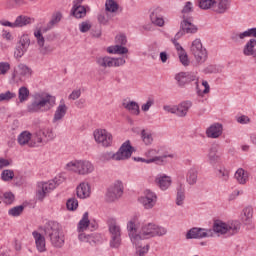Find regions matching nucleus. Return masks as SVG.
I'll return each instance as SVG.
<instances>
[{"mask_svg": "<svg viewBox=\"0 0 256 256\" xmlns=\"http://www.w3.org/2000/svg\"><path fill=\"white\" fill-rule=\"evenodd\" d=\"M57 98L51 94H35L33 101L28 104V113H47L55 107Z\"/></svg>", "mask_w": 256, "mask_h": 256, "instance_id": "1", "label": "nucleus"}, {"mask_svg": "<svg viewBox=\"0 0 256 256\" xmlns=\"http://www.w3.org/2000/svg\"><path fill=\"white\" fill-rule=\"evenodd\" d=\"M227 231L228 228L225 222L216 221L213 224V229L191 228L186 234V239H205V237H213L214 233L225 235Z\"/></svg>", "mask_w": 256, "mask_h": 256, "instance_id": "2", "label": "nucleus"}, {"mask_svg": "<svg viewBox=\"0 0 256 256\" xmlns=\"http://www.w3.org/2000/svg\"><path fill=\"white\" fill-rule=\"evenodd\" d=\"M45 237L49 239L52 247L61 249L65 245V234L59 223L50 221L44 226Z\"/></svg>", "mask_w": 256, "mask_h": 256, "instance_id": "3", "label": "nucleus"}, {"mask_svg": "<svg viewBox=\"0 0 256 256\" xmlns=\"http://www.w3.org/2000/svg\"><path fill=\"white\" fill-rule=\"evenodd\" d=\"M133 151L135 148L131 146V142L127 140L124 142L119 150L116 153L113 152H104L101 154V161H125V159H130L131 155H133Z\"/></svg>", "mask_w": 256, "mask_h": 256, "instance_id": "4", "label": "nucleus"}, {"mask_svg": "<svg viewBox=\"0 0 256 256\" xmlns=\"http://www.w3.org/2000/svg\"><path fill=\"white\" fill-rule=\"evenodd\" d=\"M66 171H73L78 175H89L95 171V166L89 160H75L68 162L65 166Z\"/></svg>", "mask_w": 256, "mask_h": 256, "instance_id": "5", "label": "nucleus"}, {"mask_svg": "<svg viewBox=\"0 0 256 256\" xmlns=\"http://www.w3.org/2000/svg\"><path fill=\"white\" fill-rule=\"evenodd\" d=\"M139 235L141 237V241H143V239H151L153 237H163V235H167V229L153 223H148L142 226Z\"/></svg>", "mask_w": 256, "mask_h": 256, "instance_id": "6", "label": "nucleus"}, {"mask_svg": "<svg viewBox=\"0 0 256 256\" xmlns=\"http://www.w3.org/2000/svg\"><path fill=\"white\" fill-rule=\"evenodd\" d=\"M107 223L110 233V247L119 249L121 247V226L113 218L108 219Z\"/></svg>", "mask_w": 256, "mask_h": 256, "instance_id": "7", "label": "nucleus"}, {"mask_svg": "<svg viewBox=\"0 0 256 256\" xmlns=\"http://www.w3.org/2000/svg\"><path fill=\"white\" fill-rule=\"evenodd\" d=\"M62 178H55L49 182H39L37 186V199L43 201L47 197L50 191H53L55 188L61 185Z\"/></svg>", "mask_w": 256, "mask_h": 256, "instance_id": "8", "label": "nucleus"}, {"mask_svg": "<svg viewBox=\"0 0 256 256\" xmlns=\"http://www.w3.org/2000/svg\"><path fill=\"white\" fill-rule=\"evenodd\" d=\"M192 55H194L197 63H205L207 61V49L203 47L201 39H195L190 47Z\"/></svg>", "mask_w": 256, "mask_h": 256, "instance_id": "9", "label": "nucleus"}, {"mask_svg": "<svg viewBox=\"0 0 256 256\" xmlns=\"http://www.w3.org/2000/svg\"><path fill=\"white\" fill-rule=\"evenodd\" d=\"M31 46V38L29 37V34H23L17 44H16V50L14 52V55L18 58L21 59L27 51H29V47Z\"/></svg>", "mask_w": 256, "mask_h": 256, "instance_id": "10", "label": "nucleus"}, {"mask_svg": "<svg viewBox=\"0 0 256 256\" xmlns=\"http://www.w3.org/2000/svg\"><path fill=\"white\" fill-rule=\"evenodd\" d=\"M123 195V182L116 181L112 186L108 188L106 193V201L108 203H113L117 201Z\"/></svg>", "mask_w": 256, "mask_h": 256, "instance_id": "11", "label": "nucleus"}, {"mask_svg": "<svg viewBox=\"0 0 256 256\" xmlns=\"http://www.w3.org/2000/svg\"><path fill=\"white\" fill-rule=\"evenodd\" d=\"M94 138L96 143H100L103 147H111V143H113V135L105 129L96 130Z\"/></svg>", "mask_w": 256, "mask_h": 256, "instance_id": "12", "label": "nucleus"}, {"mask_svg": "<svg viewBox=\"0 0 256 256\" xmlns=\"http://www.w3.org/2000/svg\"><path fill=\"white\" fill-rule=\"evenodd\" d=\"M139 202L144 209H153L157 205V194L151 190H146L144 196L139 198Z\"/></svg>", "mask_w": 256, "mask_h": 256, "instance_id": "13", "label": "nucleus"}, {"mask_svg": "<svg viewBox=\"0 0 256 256\" xmlns=\"http://www.w3.org/2000/svg\"><path fill=\"white\" fill-rule=\"evenodd\" d=\"M159 151H157L156 149H150L148 150L145 155L148 159H146V163H156V165H163V163H165V159H167V157H170L171 159H173V154L170 155H163V156H156L158 155Z\"/></svg>", "mask_w": 256, "mask_h": 256, "instance_id": "14", "label": "nucleus"}, {"mask_svg": "<svg viewBox=\"0 0 256 256\" xmlns=\"http://www.w3.org/2000/svg\"><path fill=\"white\" fill-rule=\"evenodd\" d=\"M175 81H177L178 87H185V85L197 81V75L193 72H179L175 75Z\"/></svg>", "mask_w": 256, "mask_h": 256, "instance_id": "15", "label": "nucleus"}, {"mask_svg": "<svg viewBox=\"0 0 256 256\" xmlns=\"http://www.w3.org/2000/svg\"><path fill=\"white\" fill-rule=\"evenodd\" d=\"M30 23H31V18L23 15L18 16L15 22H10L7 20L0 21V25H3V27H11L12 29H16L17 27H25Z\"/></svg>", "mask_w": 256, "mask_h": 256, "instance_id": "16", "label": "nucleus"}, {"mask_svg": "<svg viewBox=\"0 0 256 256\" xmlns=\"http://www.w3.org/2000/svg\"><path fill=\"white\" fill-rule=\"evenodd\" d=\"M197 26L193 24V17H187L183 15V21L180 24V31L178 33H182L185 35V33H197Z\"/></svg>", "mask_w": 256, "mask_h": 256, "instance_id": "17", "label": "nucleus"}, {"mask_svg": "<svg viewBox=\"0 0 256 256\" xmlns=\"http://www.w3.org/2000/svg\"><path fill=\"white\" fill-rule=\"evenodd\" d=\"M78 239L82 243H89L90 245H95V243H99L101 241V234L92 233L87 234L85 232H78Z\"/></svg>", "mask_w": 256, "mask_h": 256, "instance_id": "18", "label": "nucleus"}, {"mask_svg": "<svg viewBox=\"0 0 256 256\" xmlns=\"http://www.w3.org/2000/svg\"><path fill=\"white\" fill-rule=\"evenodd\" d=\"M223 135V124L214 123L206 130V136L209 139H219Z\"/></svg>", "mask_w": 256, "mask_h": 256, "instance_id": "19", "label": "nucleus"}, {"mask_svg": "<svg viewBox=\"0 0 256 256\" xmlns=\"http://www.w3.org/2000/svg\"><path fill=\"white\" fill-rule=\"evenodd\" d=\"M171 176H167L165 174H158L155 178V184L161 191H167L169 187H171Z\"/></svg>", "mask_w": 256, "mask_h": 256, "instance_id": "20", "label": "nucleus"}, {"mask_svg": "<svg viewBox=\"0 0 256 256\" xmlns=\"http://www.w3.org/2000/svg\"><path fill=\"white\" fill-rule=\"evenodd\" d=\"M208 161L210 165L221 163V154L219 153V145H213L208 151Z\"/></svg>", "mask_w": 256, "mask_h": 256, "instance_id": "21", "label": "nucleus"}, {"mask_svg": "<svg viewBox=\"0 0 256 256\" xmlns=\"http://www.w3.org/2000/svg\"><path fill=\"white\" fill-rule=\"evenodd\" d=\"M32 236L35 240L37 251H39V253H45V251H47L45 236L37 231L32 232Z\"/></svg>", "mask_w": 256, "mask_h": 256, "instance_id": "22", "label": "nucleus"}, {"mask_svg": "<svg viewBox=\"0 0 256 256\" xmlns=\"http://www.w3.org/2000/svg\"><path fill=\"white\" fill-rule=\"evenodd\" d=\"M127 230L129 237L133 245H138V241H141V235L137 234V228L135 227V221L130 220L127 224Z\"/></svg>", "mask_w": 256, "mask_h": 256, "instance_id": "23", "label": "nucleus"}, {"mask_svg": "<svg viewBox=\"0 0 256 256\" xmlns=\"http://www.w3.org/2000/svg\"><path fill=\"white\" fill-rule=\"evenodd\" d=\"M67 109L68 108H67V105L65 104V102L63 100H61L60 104L58 105V107L56 108V111L54 113L52 123H57V121L63 120L65 115H67Z\"/></svg>", "mask_w": 256, "mask_h": 256, "instance_id": "24", "label": "nucleus"}, {"mask_svg": "<svg viewBox=\"0 0 256 256\" xmlns=\"http://www.w3.org/2000/svg\"><path fill=\"white\" fill-rule=\"evenodd\" d=\"M246 37H255L256 38V28H250L241 33H233L231 36L232 41L235 43L243 41Z\"/></svg>", "mask_w": 256, "mask_h": 256, "instance_id": "25", "label": "nucleus"}, {"mask_svg": "<svg viewBox=\"0 0 256 256\" xmlns=\"http://www.w3.org/2000/svg\"><path fill=\"white\" fill-rule=\"evenodd\" d=\"M150 20L153 25L157 27H163L165 25V20L163 19V15L161 14V8L154 9L150 14Z\"/></svg>", "mask_w": 256, "mask_h": 256, "instance_id": "26", "label": "nucleus"}, {"mask_svg": "<svg viewBox=\"0 0 256 256\" xmlns=\"http://www.w3.org/2000/svg\"><path fill=\"white\" fill-rule=\"evenodd\" d=\"M191 107H193V102L191 101H184L182 103H180L178 106H176L175 109V115H177L178 117H186L187 113H189V109H191Z\"/></svg>", "mask_w": 256, "mask_h": 256, "instance_id": "27", "label": "nucleus"}, {"mask_svg": "<svg viewBox=\"0 0 256 256\" xmlns=\"http://www.w3.org/2000/svg\"><path fill=\"white\" fill-rule=\"evenodd\" d=\"M76 195L79 197V199H87V197L91 195V186H89V183H80V185L76 188Z\"/></svg>", "mask_w": 256, "mask_h": 256, "instance_id": "28", "label": "nucleus"}, {"mask_svg": "<svg viewBox=\"0 0 256 256\" xmlns=\"http://www.w3.org/2000/svg\"><path fill=\"white\" fill-rule=\"evenodd\" d=\"M231 7V2L229 0H220L218 3L214 4L213 11L215 13L223 14L227 13V10Z\"/></svg>", "mask_w": 256, "mask_h": 256, "instance_id": "29", "label": "nucleus"}, {"mask_svg": "<svg viewBox=\"0 0 256 256\" xmlns=\"http://www.w3.org/2000/svg\"><path fill=\"white\" fill-rule=\"evenodd\" d=\"M17 75H20V77H31V75H33V70L25 65V64H19L18 65V71H16V73L13 74V78L15 79V77H17Z\"/></svg>", "mask_w": 256, "mask_h": 256, "instance_id": "30", "label": "nucleus"}, {"mask_svg": "<svg viewBox=\"0 0 256 256\" xmlns=\"http://www.w3.org/2000/svg\"><path fill=\"white\" fill-rule=\"evenodd\" d=\"M255 47H256V39L252 38L244 46L243 54L246 55V57H251L252 55L255 57V53H256Z\"/></svg>", "mask_w": 256, "mask_h": 256, "instance_id": "31", "label": "nucleus"}, {"mask_svg": "<svg viewBox=\"0 0 256 256\" xmlns=\"http://www.w3.org/2000/svg\"><path fill=\"white\" fill-rule=\"evenodd\" d=\"M89 228V212H85L77 225L78 233H83Z\"/></svg>", "mask_w": 256, "mask_h": 256, "instance_id": "32", "label": "nucleus"}, {"mask_svg": "<svg viewBox=\"0 0 256 256\" xmlns=\"http://www.w3.org/2000/svg\"><path fill=\"white\" fill-rule=\"evenodd\" d=\"M43 132L40 130L34 134H32L29 147H39L41 143H45V140H43Z\"/></svg>", "mask_w": 256, "mask_h": 256, "instance_id": "33", "label": "nucleus"}, {"mask_svg": "<svg viewBox=\"0 0 256 256\" xmlns=\"http://www.w3.org/2000/svg\"><path fill=\"white\" fill-rule=\"evenodd\" d=\"M107 52L111 53V54H118V55H125L127 53H129V49H127V47L123 46V45H115V46H109L107 48Z\"/></svg>", "mask_w": 256, "mask_h": 256, "instance_id": "34", "label": "nucleus"}, {"mask_svg": "<svg viewBox=\"0 0 256 256\" xmlns=\"http://www.w3.org/2000/svg\"><path fill=\"white\" fill-rule=\"evenodd\" d=\"M31 137H32L31 132L23 131L18 135L17 141H18L19 145H21V146L28 145V147H29V143H31Z\"/></svg>", "mask_w": 256, "mask_h": 256, "instance_id": "35", "label": "nucleus"}, {"mask_svg": "<svg viewBox=\"0 0 256 256\" xmlns=\"http://www.w3.org/2000/svg\"><path fill=\"white\" fill-rule=\"evenodd\" d=\"M199 175V172L197 171V168L192 167L188 170L186 181L189 185H195L197 183V177Z\"/></svg>", "mask_w": 256, "mask_h": 256, "instance_id": "36", "label": "nucleus"}, {"mask_svg": "<svg viewBox=\"0 0 256 256\" xmlns=\"http://www.w3.org/2000/svg\"><path fill=\"white\" fill-rule=\"evenodd\" d=\"M71 14L76 19H83V17L87 15V9L85 8V6H73Z\"/></svg>", "mask_w": 256, "mask_h": 256, "instance_id": "37", "label": "nucleus"}, {"mask_svg": "<svg viewBox=\"0 0 256 256\" xmlns=\"http://www.w3.org/2000/svg\"><path fill=\"white\" fill-rule=\"evenodd\" d=\"M123 107L124 109H127V111H130L132 115H139V113H141V110L139 109V104L135 101L123 103Z\"/></svg>", "mask_w": 256, "mask_h": 256, "instance_id": "38", "label": "nucleus"}, {"mask_svg": "<svg viewBox=\"0 0 256 256\" xmlns=\"http://www.w3.org/2000/svg\"><path fill=\"white\" fill-rule=\"evenodd\" d=\"M96 63L99 67H103L104 69H107V67H113V60L109 56L96 58Z\"/></svg>", "mask_w": 256, "mask_h": 256, "instance_id": "39", "label": "nucleus"}, {"mask_svg": "<svg viewBox=\"0 0 256 256\" xmlns=\"http://www.w3.org/2000/svg\"><path fill=\"white\" fill-rule=\"evenodd\" d=\"M234 177L240 183V185H245V183H247V172L243 168H239Z\"/></svg>", "mask_w": 256, "mask_h": 256, "instance_id": "40", "label": "nucleus"}, {"mask_svg": "<svg viewBox=\"0 0 256 256\" xmlns=\"http://www.w3.org/2000/svg\"><path fill=\"white\" fill-rule=\"evenodd\" d=\"M29 88L22 86L18 90V99L21 103H25L29 99Z\"/></svg>", "mask_w": 256, "mask_h": 256, "instance_id": "41", "label": "nucleus"}, {"mask_svg": "<svg viewBox=\"0 0 256 256\" xmlns=\"http://www.w3.org/2000/svg\"><path fill=\"white\" fill-rule=\"evenodd\" d=\"M105 9L108 13H117L119 11V4L115 0H106Z\"/></svg>", "mask_w": 256, "mask_h": 256, "instance_id": "42", "label": "nucleus"}, {"mask_svg": "<svg viewBox=\"0 0 256 256\" xmlns=\"http://www.w3.org/2000/svg\"><path fill=\"white\" fill-rule=\"evenodd\" d=\"M183 201H185V188H183V185H179L177 187L176 205H183Z\"/></svg>", "mask_w": 256, "mask_h": 256, "instance_id": "43", "label": "nucleus"}, {"mask_svg": "<svg viewBox=\"0 0 256 256\" xmlns=\"http://www.w3.org/2000/svg\"><path fill=\"white\" fill-rule=\"evenodd\" d=\"M140 137L145 145H151L153 143V135L145 129L141 130Z\"/></svg>", "mask_w": 256, "mask_h": 256, "instance_id": "44", "label": "nucleus"}, {"mask_svg": "<svg viewBox=\"0 0 256 256\" xmlns=\"http://www.w3.org/2000/svg\"><path fill=\"white\" fill-rule=\"evenodd\" d=\"M227 229V233H229V235H235L239 233V229H241V224L239 223V221H234L231 224H227Z\"/></svg>", "mask_w": 256, "mask_h": 256, "instance_id": "45", "label": "nucleus"}, {"mask_svg": "<svg viewBox=\"0 0 256 256\" xmlns=\"http://www.w3.org/2000/svg\"><path fill=\"white\" fill-rule=\"evenodd\" d=\"M181 37H183V32H177L176 35L174 36V38L172 39V43L176 49V51H178L179 53H183V51H185V49H183V47L181 46V44H179V39H181Z\"/></svg>", "mask_w": 256, "mask_h": 256, "instance_id": "46", "label": "nucleus"}, {"mask_svg": "<svg viewBox=\"0 0 256 256\" xmlns=\"http://www.w3.org/2000/svg\"><path fill=\"white\" fill-rule=\"evenodd\" d=\"M202 85L204 87L203 91L199 90V82H196L197 95H199V97H203L204 95H207V93H209L211 89L209 87V82H207L206 80L202 81Z\"/></svg>", "mask_w": 256, "mask_h": 256, "instance_id": "47", "label": "nucleus"}, {"mask_svg": "<svg viewBox=\"0 0 256 256\" xmlns=\"http://www.w3.org/2000/svg\"><path fill=\"white\" fill-rule=\"evenodd\" d=\"M243 214L244 217L242 218L244 223H249L251 219L253 218V207L247 206L246 208L243 209Z\"/></svg>", "mask_w": 256, "mask_h": 256, "instance_id": "48", "label": "nucleus"}, {"mask_svg": "<svg viewBox=\"0 0 256 256\" xmlns=\"http://www.w3.org/2000/svg\"><path fill=\"white\" fill-rule=\"evenodd\" d=\"M41 131L42 136L45 137L44 143H48V141H53V139H55V134L53 133V130L51 128H46Z\"/></svg>", "mask_w": 256, "mask_h": 256, "instance_id": "49", "label": "nucleus"}, {"mask_svg": "<svg viewBox=\"0 0 256 256\" xmlns=\"http://www.w3.org/2000/svg\"><path fill=\"white\" fill-rule=\"evenodd\" d=\"M24 209L25 206L23 205L15 206L8 211V215H10L11 217H19V215L23 213Z\"/></svg>", "mask_w": 256, "mask_h": 256, "instance_id": "50", "label": "nucleus"}, {"mask_svg": "<svg viewBox=\"0 0 256 256\" xmlns=\"http://www.w3.org/2000/svg\"><path fill=\"white\" fill-rule=\"evenodd\" d=\"M216 1L215 0H199V7L200 9H211V7H215Z\"/></svg>", "mask_w": 256, "mask_h": 256, "instance_id": "51", "label": "nucleus"}, {"mask_svg": "<svg viewBox=\"0 0 256 256\" xmlns=\"http://www.w3.org/2000/svg\"><path fill=\"white\" fill-rule=\"evenodd\" d=\"M17 94L11 91H6L5 93H0V103L3 101L9 102L11 99H15Z\"/></svg>", "mask_w": 256, "mask_h": 256, "instance_id": "52", "label": "nucleus"}, {"mask_svg": "<svg viewBox=\"0 0 256 256\" xmlns=\"http://www.w3.org/2000/svg\"><path fill=\"white\" fill-rule=\"evenodd\" d=\"M63 19V14L61 12H55L52 14L51 20L48 22L52 27H55Z\"/></svg>", "mask_w": 256, "mask_h": 256, "instance_id": "53", "label": "nucleus"}, {"mask_svg": "<svg viewBox=\"0 0 256 256\" xmlns=\"http://www.w3.org/2000/svg\"><path fill=\"white\" fill-rule=\"evenodd\" d=\"M218 179H221V181H229V170L226 168H220L217 172Z\"/></svg>", "mask_w": 256, "mask_h": 256, "instance_id": "54", "label": "nucleus"}, {"mask_svg": "<svg viewBox=\"0 0 256 256\" xmlns=\"http://www.w3.org/2000/svg\"><path fill=\"white\" fill-rule=\"evenodd\" d=\"M66 206L68 211H75L79 207V201L76 198H70L66 202Z\"/></svg>", "mask_w": 256, "mask_h": 256, "instance_id": "55", "label": "nucleus"}, {"mask_svg": "<svg viewBox=\"0 0 256 256\" xmlns=\"http://www.w3.org/2000/svg\"><path fill=\"white\" fill-rule=\"evenodd\" d=\"M15 177V172L13 170H4L1 173L2 181H11Z\"/></svg>", "mask_w": 256, "mask_h": 256, "instance_id": "56", "label": "nucleus"}, {"mask_svg": "<svg viewBox=\"0 0 256 256\" xmlns=\"http://www.w3.org/2000/svg\"><path fill=\"white\" fill-rule=\"evenodd\" d=\"M34 37H36L37 45L39 47H43V45H45V37L41 33V30H36L34 32Z\"/></svg>", "mask_w": 256, "mask_h": 256, "instance_id": "57", "label": "nucleus"}, {"mask_svg": "<svg viewBox=\"0 0 256 256\" xmlns=\"http://www.w3.org/2000/svg\"><path fill=\"white\" fill-rule=\"evenodd\" d=\"M178 57L182 65H184V67H188L190 61L187 52L184 50L183 52L178 53Z\"/></svg>", "mask_w": 256, "mask_h": 256, "instance_id": "58", "label": "nucleus"}, {"mask_svg": "<svg viewBox=\"0 0 256 256\" xmlns=\"http://www.w3.org/2000/svg\"><path fill=\"white\" fill-rule=\"evenodd\" d=\"M97 19L100 25H107V23H109V16H107L105 12H100L97 16Z\"/></svg>", "mask_w": 256, "mask_h": 256, "instance_id": "59", "label": "nucleus"}, {"mask_svg": "<svg viewBox=\"0 0 256 256\" xmlns=\"http://www.w3.org/2000/svg\"><path fill=\"white\" fill-rule=\"evenodd\" d=\"M39 52L41 55H49V53H53V47L51 45H45L39 47Z\"/></svg>", "mask_w": 256, "mask_h": 256, "instance_id": "60", "label": "nucleus"}, {"mask_svg": "<svg viewBox=\"0 0 256 256\" xmlns=\"http://www.w3.org/2000/svg\"><path fill=\"white\" fill-rule=\"evenodd\" d=\"M79 29L81 33H87L91 30V23L89 21L82 22L79 24Z\"/></svg>", "mask_w": 256, "mask_h": 256, "instance_id": "61", "label": "nucleus"}, {"mask_svg": "<svg viewBox=\"0 0 256 256\" xmlns=\"http://www.w3.org/2000/svg\"><path fill=\"white\" fill-rule=\"evenodd\" d=\"M9 69H11V65L8 62H0V75H6Z\"/></svg>", "mask_w": 256, "mask_h": 256, "instance_id": "62", "label": "nucleus"}, {"mask_svg": "<svg viewBox=\"0 0 256 256\" xmlns=\"http://www.w3.org/2000/svg\"><path fill=\"white\" fill-rule=\"evenodd\" d=\"M4 201L7 203V205H11V203L15 201V195L12 192L4 193Z\"/></svg>", "mask_w": 256, "mask_h": 256, "instance_id": "63", "label": "nucleus"}, {"mask_svg": "<svg viewBox=\"0 0 256 256\" xmlns=\"http://www.w3.org/2000/svg\"><path fill=\"white\" fill-rule=\"evenodd\" d=\"M125 65V58H112V67H121Z\"/></svg>", "mask_w": 256, "mask_h": 256, "instance_id": "64", "label": "nucleus"}]
</instances>
